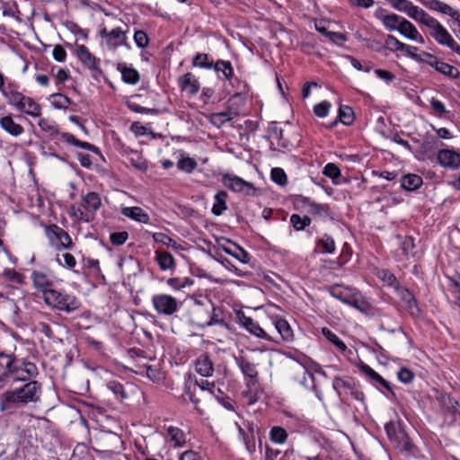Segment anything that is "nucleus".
Here are the masks:
<instances>
[{
    "instance_id": "nucleus-46",
    "label": "nucleus",
    "mask_w": 460,
    "mask_h": 460,
    "mask_svg": "<svg viewBox=\"0 0 460 460\" xmlns=\"http://www.w3.org/2000/svg\"><path fill=\"white\" fill-rule=\"evenodd\" d=\"M338 119L345 126L352 125L355 120L353 109L348 105H341L338 111Z\"/></svg>"
},
{
    "instance_id": "nucleus-47",
    "label": "nucleus",
    "mask_w": 460,
    "mask_h": 460,
    "mask_svg": "<svg viewBox=\"0 0 460 460\" xmlns=\"http://www.w3.org/2000/svg\"><path fill=\"white\" fill-rule=\"evenodd\" d=\"M192 66L199 68L212 69L214 61L207 53H197L192 58Z\"/></svg>"
},
{
    "instance_id": "nucleus-58",
    "label": "nucleus",
    "mask_w": 460,
    "mask_h": 460,
    "mask_svg": "<svg viewBox=\"0 0 460 460\" xmlns=\"http://www.w3.org/2000/svg\"><path fill=\"white\" fill-rule=\"evenodd\" d=\"M197 166L198 164L195 159L190 157H182L177 163L178 169L187 173H191Z\"/></svg>"
},
{
    "instance_id": "nucleus-16",
    "label": "nucleus",
    "mask_w": 460,
    "mask_h": 460,
    "mask_svg": "<svg viewBox=\"0 0 460 460\" xmlns=\"http://www.w3.org/2000/svg\"><path fill=\"white\" fill-rule=\"evenodd\" d=\"M75 55L81 63L93 73V76L102 74L100 67V59L93 55L86 46L83 44L76 45Z\"/></svg>"
},
{
    "instance_id": "nucleus-50",
    "label": "nucleus",
    "mask_w": 460,
    "mask_h": 460,
    "mask_svg": "<svg viewBox=\"0 0 460 460\" xmlns=\"http://www.w3.org/2000/svg\"><path fill=\"white\" fill-rule=\"evenodd\" d=\"M24 110L20 111L21 112L26 113L31 117H40L41 112L40 105L36 102L32 98L29 96H25V100H23Z\"/></svg>"
},
{
    "instance_id": "nucleus-13",
    "label": "nucleus",
    "mask_w": 460,
    "mask_h": 460,
    "mask_svg": "<svg viewBox=\"0 0 460 460\" xmlns=\"http://www.w3.org/2000/svg\"><path fill=\"white\" fill-rule=\"evenodd\" d=\"M222 182L226 187L234 192H241L248 196L255 195L256 188L254 185L236 175L228 173L223 174Z\"/></svg>"
},
{
    "instance_id": "nucleus-44",
    "label": "nucleus",
    "mask_w": 460,
    "mask_h": 460,
    "mask_svg": "<svg viewBox=\"0 0 460 460\" xmlns=\"http://www.w3.org/2000/svg\"><path fill=\"white\" fill-rule=\"evenodd\" d=\"M356 385L357 383L351 377L344 379L341 376H335L332 381V388L339 395H341V389H346L349 392L353 390Z\"/></svg>"
},
{
    "instance_id": "nucleus-43",
    "label": "nucleus",
    "mask_w": 460,
    "mask_h": 460,
    "mask_svg": "<svg viewBox=\"0 0 460 460\" xmlns=\"http://www.w3.org/2000/svg\"><path fill=\"white\" fill-rule=\"evenodd\" d=\"M248 433H245L242 428H239V432L243 436V440L245 444L246 449L249 451V453L252 454L256 450L254 427L252 424L248 425Z\"/></svg>"
},
{
    "instance_id": "nucleus-53",
    "label": "nucleus",
    "mask_w": 460,
    "mask_h": 460,
    "mask_svg": "<svg viewBox=\"0 0 460 460\" xmlns=\"http://www.w3.org/2000/svg\"><path fill=\"white\" fill-rule=\"evenodd\" d=\"M50 98L52 99L51 103L56 109L66 110L72 103V100L63 93H53L50 95Z\"/></svg>"
},
{
    "instance_id": "nucleus-39",
    "label": "nucleus",
    "mask_w": 460,
    "mask_h": 460,
    "mask_svg": "<svg viewBox=\"0 0 460 460\" xmlns=\"http://www.w3.org/2000/svg\"><path fill=\"white\" fill-rule=\"evenodd\" d=\"M422 178L417 174L404 175L401 180V186L402 189L413 191L422 185Z\"/></svg>"
},
{
    "instance_id": "nucleus-4",
    "label": "nucleus",
    "mask_w": 460,
    "mask_h": 460,
    "mask_svg": "<svg viewBox=\"0 0 460 460\" xmlns=\"http://www.w3.org/2000/svg\"><path fill=\"white\" fill-rule=\"evenodd\" d=\"M102 206V199L97 192L90 191L82 197L78 205H72L70 216L78 221L89 223L93 220L96 211Z\"/></svg>"
},
{
    "instance_id": "nucleus-56",
    "label": "nucleus",
    "mask_w": 460,
    "mask_h": 460,
    "mask_svg": "<svg viewBox=\"0 0 460 460\" xmlns=\"http://www.w3.org/2000/svg\"><path fill=\"white\" fill-rule=\"evenodd\" d=\"M38 124H39V127L40 128V129L42 131H45V132L49 133L51 137H55L57 136H60L61 137L62 133H60L58 131V129L57 126L55 125V123L49 121V119H40L39 120Z\"/></svg>"
},
{
    "instance_id": "nucleus-5",
    "label": "nucleus",
    "mask_w": 460,
    "mask_h": 460,
    "mask_svg": "<svg viewBox=\"0 0 460 460\" xmlns=\"http://www.w3.org/2000/svg\"><path fill=\"white\" fill-rule=\"evenodd\" d=\"M234 361L243 375L247 387V390L242 393L243 396L248 397L250 403H253L256 402L254 395L259 388V373L256 366L243 356L234 357Z\"/></svg>"
},
{
    "instance_id": "nucleus-37",
    "label": "nucleus",
    "mask_w": 460,
    "mask_h": 460,
    "mask_svg": "<svg viewBox=\"0 0 460 460\" xmlns=\"http://www.w3.org/2000/svg\"><path fill=\"white\" fill-rule=\"evenodd\" d=\"M316 246L321 253H334L336 250L334 239L328 234H323L316 240Z\"/></svg>"
},
{
    "instance_id": "nucleus-52",
    "label": "nucleus",
    "mask_w": 460,
    "mask_h": 460,
    "mask_svg": "<svg viewBox=\"0 0 460 460\" xmlns=\"http://www.w3.org/2000/svg\"><path fill=\"white\" fill-rule=\"evenodd\" d=\"M167 285L174 290H181L194 284V280L190 278H170L166 281Z\"/></svg>"
},
{
    "instance_id": "nucleus-57",
    "label": "nucleus",
    "mask_w": 460,
    "mask_h": 460,
    "mask_svg": "<svg viewBox=\"0 0 460 460\" xmlns=\"http://www.w3.org/2000/svg\"><path fill=\"white\" fill-rule=\"evenodd\" d=\"M153 240L155 243H162L167 247L178 249L179 245L176 241L164 233H154L152 234Z\"/></svg>"
},
{
    "instance_id": "nucleus-21",
    "label": "nucleus",
    "mask_w": 460,
    "mask_h": 460,
    "mask_svg": "<svg viewBox=\"0 0 460 460\" xmlns=\"http://www.w3.org/2000/svg\"><path fill=\"white\" fill-rule=\"evenodd\" d=\"M178 85L181 92H185L190 96L196 95L200 89L198 78L190 72L179 77Z\"/></svg>"
},
{
    "instance_id": "nucleus-35",
    "label": "nucleus",
    "mask_w": 460,
    "mask_h": 460,
    "mask_svg": "<svg viewBox=\"0 0 460 460\" xmlns=\"http://www.w3.org/2000/svg\"><path fill=\"white\" fill-rule=\"evenodd\" d=\"M61 140H63L72 146H77V147H80V148H83V149H85V150H88V151H91L93 153L99 152V148L97 146H95L94 145H93L89 142L81 141L70 133H62Z\"/></svg>"
},
{
    "instance_id": "nucleus-20",
    "label": "nucleus",
    "mask_w": 460,
    "mask_h": 460,
    "mask_svg": "<svg viewBox=\"0 0 460 460\" xmlns=\"http://www.w3.org/2000/svg\"><path fill=\"white\" fill-rule=\"evenodd\" d=\"M438 163L445 168H460V153L453 149H440L437 155Z\"/></svg>"
},
{
    "instance_id": "nucleus-38",
    "label": "nucleus",
    "mask_w": 460,
    "mask_h": 460,
    "mask_svg": "<svg viewBox=\"0 0 460 460\" xmlns=\"http://www.w3.org/2000/svg\"><path fill=\"white\" fill-rule=\"evenodd\" d=\"M322 334L332 344H333L340 352L345 353L346 351H348L349 354L352 353V351L350 349H348L346 344L329 328H327V327L322 328Z\"/></svg>"
},
{
    "instance_id": "nucleus-27",
    "label": "nucleus",
    "mask_w": 460,
    "mask_h": 460,
    "mask_svg": "<svg viewBox=\"0 0 460 460\" xmlns=\"http://www.w3.org/2000/svg\"><path fill=\"white\" fill-rule=\"evenodd\" d=\"M398 31L407 39L417 40L420 43L424 41L422 36L419 33L416 27L405 18H402L399 23Z\"/></svg>"
},
{
    "instance_id": "nucleus-17",
    "label": "nucleus",
    "mask_w": 460,
    "mask_h": 460,
    "mask_svg": "<svg viewBox=\"0 0 460 460\" xmlns=\"http://www.w3.org/2000/svg\"><path fill=\"white\" fill-rule=\"evenodd\" d=\"M238 318L241 325L253 336L273 343H279L278 340L268 334L252 317L246 316L243 312H240L238 314Z\"/></svg>"
},
{
    "instance_id": "nucleus-30",
    "label": "nucleus",
    "mask_w": 460,
    "mask_h": 460,
    "mask_svg": "<svg viewBox=\"0 0 460 460\" xmlns=\"http://www.w3.org/2000/svg\"><path fill=\"white\" fill-rule=\"evenodd\" d=\"M409 17L429 29L438 22L437 19L430 16L426 11L417 5H414Z\"/></svg>"
},
{
    "instance_id": "nucleus-42",
    "label": "nucleus",
    "mask_w": 460,
    "mask_h": 460,
    "mask_svg": "<svg viewBox=\"0 0 460 460\" xmlns=\"http://www.w3.org/2000/svg\"><path fill=\"white\" fill-rule=\"evenodd\" d=\"M376 17L382 22L383 25L389 31H398L399 23L402 17L396 13L377 15Z\"/></svg>"
},
{
    "instance_id": "nucleus-19",
    "label": "nucleus",
    "mask_w": 460,
    "mask_h": 460,
    "mask_svg": "<svg viewBox=\"0 0 460 460\" xmlns=\"http://www.w3.org/2000/svg\"><path fill=\"white\" fill-rule=\"evenodd\" d=\"M397 295L405 305V309L413 318H418L420 315V309L418 301L412 292L407 288L401 287L396 290Z\"/></svg>"
},
{
    "instance_id": "nucleus-31",
    "label": "nucleus",
    "mask_w": 460,
    "mask_h": 460,
    "mask_svg": "<svg viewBox=\"0 0 460 460\" xmlns=\"http://www.w3.org/2000/svg\"><path fill=\"white\" fill-rule=\"evenodd\" d=\"M409 17L429 29L438 22L437 19L430 16L426 11L417 5H414Z\"/></svg>"
},
{
    "instance_id": "nucleus-23",
    "label": "nucleus",
    "mask_w": 460,
    "mask_h": 460,
    "mask_svg": "<svg viewBox=\"0 0 460 460\" xmlns=\"http://www.w3.org/2000/svg\"><path fill=\"white\" fill-rule=\"evenodd\" d=\"M2 93L10 105L15 107L19 111L24 110L23 100H25L26 95L13 89L11 85L4 88Z\"/></svg>"
},
{
    "instance_id": "nucleus-2",
    "label": "nucleus",
    "mask_w": 460,
    "mask_h": 460,
    "mask_svg": "<svg viewBox=\"0 0 460 460\" xmlns=\"http://www.w3.org/2000/svg\"><path fill=\"white\" fill-rule=\"evenodd\" d=\"M41 390V383L31 379L21 387L7 390L0 395V411L14 410L36 402L40 400Z\"/></svg>"
},
{
    "instance_id": "nucleus-34",
    "label": "nucleus",
    "mask_w": 460,
    "mask_h": 460,
    "mask_svg": "<svg viewBox=\"0 0 460 460\" xmlns=\"http://www.w3.org/2000/svg\"><path fill=\"white\" fill-rule=\"evenodd\" d=\"M0 126L3 129L14 137L20 136L23 132L22 126L16 123L10 115L0 119Z\"/></svg>"
},
{
    "instance_id": "nucleus-49",
    "label": "nucleus",
    "mask_w": 460,
    "mask_h": 460,
    "mask_svg": "<svg viewBox=\"0 0 460 460\" xmlns=\"http://www.w3.org/2000/svg\"><path fill=\"white\" fill-rule=\"evenodd\" d=\"M107 388L115 395L117 400L122 402L128 398L124 385L117 380H111L106 384Z\"/></svg>"
},
{
    "instance_id": "nucleus-22",
    "label": "nucleus",
    "mask_w": 460,
    "mask_h": 460,
    "mask_svg": "<svg viewBox=\"0 0 460 460\" xmlns=\"http://www.w3.org/2000/svg\"><path fill=\"white\" fill-rule=\"evenodd\" d=\"M31 280L33 287L44 296V291L49 290L53 288V281L47 274L41 271L33 270L31 273Z\"/></svg>"
},
{
    "instance_id": "nucleus-29",
    "label": "nucleus",
    "mask_w": 460,
    "mask_h": 460,
    "mask_svg": "<svg viewBox=\"0 0 460 460\" xmlns=\"http://www.w3.org/2000/svg\"><path fill=\"white\" fill-rule=\"evenodd\" d=\"M166 434L174 448L182 447L186 444V435L180 428L168 426Z\"/></svg>"
},
{
    "instance_id": "nucleus-28",
    "label": "nucleus",
    "mask_w": 460,
    "mask_h": 460,
    "mask_svg": "<svg viewBox=\"0 0 460 460\" xmlns=\"http://www.w3.org/2000/svg\"><path fill=\"white\" fill-rule=\"evenodd\" d=\"M121 214L139 223L148 224L150 222L149 215L140 207L123 208Z\"/></svg>"
},
{
    "instance_id": "nucleus-55",
    "label": "nucleus",
    "mask_w": 460,
    "mask_h": 460,
    "mask_svg": "<svg viewBox=\"0 0 460 460\" xmlns=\"http://www.w3.org/2000/svg\"><path fill=\"white\" fill-rule=\"evenodd\" d=\"M388 3L397 11L405 13L410 15L414 4L409 0H387Z\"/></svg>"
},
{
    "instance_id": "nucleus-11",
    "label": "nucleus",
    "mask_w": 460,
    "mask_h": 460,
    "mask_svg": "<svg viewBox=\"0 0 460 460\" xmlns=\"http://www.w3.org/2000/svg\"><path fill=\"white\" fill-rule=\"evenodd\" d=\"M127 32L128 31H124L119 27H116L111 31L103 28L100 31V35L105 40L106 45L111 50H115L119 46H124L129 49L130 45L128 43Z\"/></svg>"
},
{
    "instance_id": "nucleus-60",
    "label": "nucleus",
    "mask_w": 460,
    "mask_h": 460,
    "mask_svg": "<svg viewBox=\"0 0 460 460\" xmlns=\"http://www.w3.org/2000/svg\"><path fill=\"white\" fill-rule=\"evenodd\" d=\"M226 241L229 243H232L236 248V252H234L233 255L234 258L243 263H248L250 261L251 256L248 252H246L243 247L230 239H226Z\"/></svg>"
},
{
    "instance_id": "nucleus-6",
    "label": "nucleus",
    "mask_w": 460,
    "mask_h": 460,
    "mask_svg": "<svg viewBox=\"0 0 460 460\" xmlns=\"http://www.w3.org/2000/svg\"><path fill=\"white\" fill-rule=\"evenodd\" d=\"M205 305L206 313L203 316L196 319V323L200 327L220 325L227 328L230 313L226 311L223 306L215 305L212 301H205Z\"/></svg>"
},
{
    "instance_id": "nucleus-9",
    "label": "nucleus",
    "mask_w": 460,
    "mask_h": 460,
    "mask_svg": "<svg viewBox=\"0 0 460 460\" xmlns=\"http://www.w3.org/2000/svg\"><path fill=\"white\" fill-rule=\"evenodd\" d=\"M151 302L158 315L172 316L176 314L181 302L168 294H155L152 296Z\"/></svg>"
},
{
    "instance_id": "nucleus-32",
    "label": "nucleus",
    "mask_w": 460,
    "mask_h": 460,
    "mask_svg": "<svg viewBox=\"0 0 460 460\" xmlns=\"http://www.w3.org/2000/svg\"><path fill=\"white\" fill-rule=\"evenodd\" d=\"M155 261L162 270H173L176 266L173 256L166 251H155Z\"/></svg>"
},
{
    "instance_id": "nucleus-33",
    "label": "nucleus",
    "mask_w": 460,
    "mask_h": 460,
    "mask_svg": "<svg viewBox=\"0 0 460 460\" xmlns=\"http://www.w3.org/2000/svg\"><path fill=\"white\" fill-rule=\"evenodd\" d=\"M117 69L121 73L124 83L128 84H137L140 80L139 73L133 67H128L124 63H119Z\"/></svg>"
},
{
    "instance_id": "nucleus-51",
    "label": "nucleus",
    "mask_w": 460,
    "mask_h": 460,
    "mask_svg": "<svg viewBox=\"0 0 460 460\" xmlns=\"http://www.w3.org/2000/svg\"><path fill=\"white\" fill-rule=\"evenodd\" d=\"M290 224L296 231H303L306 226L311 225V218L308 216L301 217L298 214H293L290 217Z\"/></svg>"
},
{
    "instance_id": "nucleus-18",
    "label": "nucleus",
    "mask_w": 460,
    "mask_h": 460,
    "mask_svg": "<svg viewBox=\"0 0 460 460\" xmlns=\"http://www.w3.org/2000/svg\"><path fill=\"white\" fill-rule=\"evenodd\" d=\"M345 304L358 310L368 317H375L380 314L379 309L372 305V304L363 296L355 294L349 296V301Z\"/></svg>"
},
{
    "instance_id": "nucleus-48",
    "label": "nucleus",
    "mask_w": 460,
    "mask_h": 460,
    "mask_svg": "<svg viewBox=\"0 0 460 460\" xmlns=\"http://www.w3.org/2000/svg\"><path fill=\"white\" fill-rule=\"evenodd\" d=\"M376 276L387 286L394 288L395 291L402 287L394 274L392 273L389 270H380Z\"/></svg>"
},
{
    "instance_id": "nucleus-12",
    "label": "nucleus",
    "mask_w": 460,
    "mask_h": 460,
    "mask_svg": "<svg viewBox=\"0 0 460 460\" xmlns=\"http://www.w3.org/2000/svg\"><path fill=\"white\" fill-rule=\"evenodd\" d=\"M214 71L219 75L222 73L223 78L229 81L230 84L234 86V84L233 82L234 80V68L230 61L218 59L216 63H214V66L212 67ZM234 81L237 82V90L238 93L236 94L245 93L248 91V85L244 82L239 81L237 78H234Z\"/></svg>"
},
{
    "instance_id": "nucleus-36",
    "label": "nucleus",
    "mask_w": 460,
    "mask_h": 460,
    "mask_svg": "<svg viewBox=\"0 0 460 460\" xmlns=\"http://www.w3.org/2000/svg\"><path fill=\"white\" fill-rule=\"evenodd\" d=\"M228 194L226 190H219L214 196V204L211 212L215 216H221L227 209L226 199Z\"/></svg>"
},
{
    "instance_id": "nucleus-14",
    "label": "nucleus",
    "mask_w": 460,
    "mask_h": 460,
    "mask_svg": "<svg viewBox=\"0 0 460 460\" xmlns=\"http://www.w3.org/2000/svg\"><path fill=\"white\" fill-rule=\"evenodd\" d=\"M359 369L369 379L376 382L382 387V389H380L381 393L384 394L388 399H396V394L394 390V385L390 382L382 377L377 372H376L372 367H370L367 364L362 363L359 366Z\"/></svg>"
},
{
    "instance_id": "nucleus-62",
    "label": "nucleus",
    "mask_w": 460,
    "mask_h": 460,
    "mask_svg": "<svg viewBox=\"0 0 460 460\" xmlns=\"http://www.w3.org/2000/svg\"><path fill=\"white\" fill-rule=\"evenodd\" d=\"M310 212L313 215L332 217V209L328 204L310 203Z\"/></svg>"
},
{
    "instance_id": "nucleus-10",
    "label": "nucleus",
    "mask_w": 460,
    "mask_h": 460,
    "mask_svg": "<svg viewBox=\"0 0 460 460\" xmlns=\"http://www.w3.org/2000/svg\"><path fill=\"white\" fill-rule=\"evenodd\" d=\"M385 429L389 440L394 443L400 451L411 452L413 444L408 434L399 423L389 422L385 426Z\"/></svg>"
},
{
    "instance_id": "nucleus-7",
    "label": "nucleus",
    "mask_w": 460,
    "mask_h": 460,
    "mask_svg": "<svg viewBox=\"0 0 460 460\" xmlns=\"http://www.w3.org/2000/svg\"><path fill=\"white\" fill-rule=\"evenodd\" d=\"M96 451L104 456L120 454L124 442L120 436L112 431H102L95 438Z\"/></svg>"
},
{
    "instance_id": "nucleus-40",
    "label": "nucleus",
    "mask_w": 460,
    "mask_h": 460,
    "mask_svg": "<svg viewBox=\"0 0 460 460\" xmlns=\"http://www.w3.org/2000/svg\"><path fill=\"white\" fill-rule=\"evenodd\" d=\"M385 42L386 45V49H388L391 51H403L410 49L418 50L417 47L410 46L403 42H401L397 38L391 34H388L386 36Z\"/></svg>"
},
{
    "instance_id": "nucleus-25",
    "label": "nucleus",
    "mask_w": 460,
    "mask_h": 460,
    "mask_svg": "<svg viewBox=\"0 0 460 460\" xmlns=\"http://www.w3.org/2000/svg\"><path fill=\"white\" fill-rule=\"evenodd\" d=\"M196 371L202 376L208 377L214 373V364L207 353L201 354L195 362Z\"/></svg>"
},
{
    "instance_id": "nucleus-54",
    "label": "nucleus",
    "mask_w": 460,
    "mask_h": 460,
    "mask_svg": "<svg viewBox=\"0 0 460 460\" xmlns=\"http://www.w3.org/2000/svg\"><path fill=\"white\" fill-rule=\"evenodd\" d=\"M429 104H430V108L432 110V113L440 119L446 118L447 114L449 112L446 109L445 104L441 101H439L436 98H431L429 100Z\"/></svg>"
},
{
    "instance_id": "nucleus-3",
    "label": "nucleus",
    "mask_w": 460,
    "mask_h": 460,
    "mask_svg": "<svg viewBox=\"0 0 460 460\" xmlns=\"http://www.w3.org/2000/svg\"><path fill=\"white\" fill-rule=\"evenodd\" d=\"M43 300L47 305L66 314H71L80 309L82 304L74 295L65 289L51 288L44 291Z\"/></svg>"
},
{
    "instance_id": "nucleus-64",
    "label": "nucleus",
    "mask_w": 460,
    "mask_h": 460,
    "mask_svg": "<svg viewBox=\"0 0 460 460\" xmlns=\"http://www.w3.org/2000/svg\"><path fill=\"white\" fill-rule=\"evenodd\" d=\"M323 174L335 181V180L341 177V169L335 164L328 163L323 167Z\"/></svg>"
},
{
    "instance_id": "nucleus-41",
    "label": "nucleus",
    "mask_w": 460,
    "mask_h": 460,
    "mask_svg": "<svg viewBox=\"0 0 460 460\" xmlns=\"http://www.w3.org/2000/svg\"><path fill=\"white\" fill-rule=\"evenodd\" d=\"M236 115L237 112L232 111L231 110L227 111L212 113L210 117V122L214 126L221 128L226 122L231 121Z\"/></svg>"
},
{
    "instance_id": "nucleus-15",
    "label": "nucleus",
    "mask_w": 460,
    "mask_h": 460,
    "mask_svg": "<svg viewBox=\"0 0 460 460\" xmlns=\"http://www.w3.org/2000/svg\"><path fill=\"white\" fill-rule=\"evenodd\" d=\"M430 29L433 31L430 32V35L438 44L448 47L460 56V45L438 21Z\"/></svg>"
},
{
    "instance_id": "nucleus-63",
    "label": "nucleus",
    "mask_w": 460,
    "mask_h": 460,
    "mask_svg": "<svg viewBox=\"0 0 460 460\" xmlns=\"http://www.w3.org/2000/svg\"><path fill=\"white\" fill-rule=\"evenodd\" d=\"M270 178L272 181L279 186H284L288 182L287 174L282 168L275 167L271 169Z\"/></svg>"
},
{
    "instance_id": "nucleus-8",
    "label": "nucleus",
    "mask_w": 460,
    "mask_h": 460,
    "mask_svg": "<svg viewBox=\"0 0 460 460\" xmlns=\"http://www.w3.org/2000/svg\"><path fill=\"white\" fill-rule=\"evenodd\" d=\"M45 234L49 244L57 251L70 250L74 246L69 234L56 224L46 226Z\"/></svg>"
},
{
    "instance_id": "nucleus-1",
    "label": "nucleus",
    "mask_w": 460,
    "mask_h": 460,
    "mask_svg": "<svg viewBox=\"0 0 460 460\" xmlns=\"http://www.w3.org/2000/svg\"><path fill=\"white\" fill-rule=\"evenodd\" d=\"M38 375L35 363L27 358H18L13 353L0 352V389L11 381L25 382Z\"/></svg>"
},
{
    "instance_id": "nucleus-26",
    "label": "nucleus",
    "mask_w": 460,
    "mask_h": 460,
    "mask_svg": "<svg viewBox=\"0 0 460 460\" xmlns=\"http://www.w3.org/2000/svg\"><path fill=\"white\" fill-rule=\"evenodd\" d=\"M273 323L281 340L285 342H291L294 340L293 331L288 321L282 317L276 316Z\"/></svg>"
},
{
    "instance_id": "nucleus-61",
    "label": "nucleus",
    "mask_w": 460,
    "mask_h": 460,
    "mask_svg": "<svg viewBox=\"0 0 460 460\" xmlns=\"http://www.w3.org/2000/svg\"><path fill=\"white\" fill-rule=\"evenodd\" d=\"M127 106L131 111L136 113L158 115L161 112L159 109L142 107L139 104L131 102H128Z\"/></svg>"
},
{
    "instance_id": "nucleus-45",
    "label": "nucleus",
    "mask_w": 460,
    "mask_h": 460,
    "mask_svg": "<svg viewBox=\"0 0 460 460\" xmlns=\"http://www.w3.org/2000/svg\"><path fill=\"white\" fill-rule=\"evenodd\" d=\"M269 438L271 442L282 445L287 441L288 434L284 428L280 426H273L270 428Z\"/></svg>"
},
{
    "instance_id": "nucleus-59",
    "label": "nucleus",
    "mask_w": 460,
    "mask_h": 460,
    "mask_svg": "<svg viewBox=\"0 0 460 460\" xmlns=\"http://www.w3.org/2000/svg\"><path fill=\"white\" fill-rule=\"evenodd\" d=\"M443 14L450 16L456 22H457L460 26V14L457 11L454 10L449 4L439 1V5H438L437 10Z\"/></svg>"
},
{
    "instance_id": "nucleus-24",
    "label": "nucleus",
    "mask_w": 460,
    "mask_h": 460,
    "mask_svg": "<svg viewBox=\"0 0 460 460\" xmlns=\"http://www.w3.org/2000/svg\"><path fill=\"white\" fill-rule=\"evenodd\" d=\"M431 67L438 73L451 80H457L460 78V71L457 67L439 59L438 61H434V64H431Z\"/></svg>"
}]
</instances>
